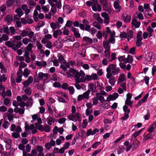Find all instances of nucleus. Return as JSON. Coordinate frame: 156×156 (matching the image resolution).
Wrapping results in <instances>:
<instances>
[{
	"label": "nucleus",
	"mask_w": 156,
	"mask_h": 156,
	"mask_svg": "<svg viewBox=\"0 0 156 156\" xmlns=\"http://www.w3.org/2000/svg\"><path fill=\"white\" fill-rule=\"evenodd\" d=\"M69 71L73 74V76L76 78V82H82L84 81V77L85 74L82 70L79 72L73 68L70 69Z\"/></svg>",
	"instance_id": "1"
},
{
	"label": "nucleus",
	"mask_w": 156,
	"mask_h": 156,
	"mask_svg": "<svg viewBox=\"0 0 156 156\" xmlns=\"http://www.w3.org/2000/svg\"><path fill=\"white\" fill-rule=\"evenodd\" d=\"M120 69L119 68L116 67V65L110 64L106 68V78L109 79L112 75H115L118 74L120 72Z\"/></svg>",
	"instance_id": "2"
},
{
	"label": "nucleus",
	"mask_w": 156,
	"mask_h": 156,
	"mask_svg": "<svg viewBox=\"0 0 156 156\" xmlns=\"http://www.w3.org/2000/svg\"><path fill=\"white\" fill-rule=\"evenodd\" d=\"M21 41H8L5 42V44L8 47L11 48L14 51L17 50L22 45Z\"/></svg>",
	"instance_id": "3"
},
{
	"label": "nucleus",
	"mask_w": 156,
	"mask_h": 156,
	"mask_svg": "<svg viewBox=\"0 0 156 156\" xmlns=\"http://www.w3.org/2000/svg\"><path fill=\"white\" fill-rule=\"evenodd\" d=\"M63 18L61 17H59L57 19V21L55 23L51 22L50 25L51 27L53 30H55L56 28H59L63 23Z\"/></svg>",
	"instance_id": "4"
},
{
	"label": "nucleus",
	"mask_w": 156,
	"mask_h": 156,
	"mask_svg": "<svg viewBox=\"0 0 156 156\" xmlns=\"http://www.w3.org/2000/svg\"><path fill=\"white\" fill-rule=\"evenodd\" d=\"M37 73H36L35 76H34V82L35 83L38 82L39 80H46L48 79V74L47 73H44L42 72H39L38 73V76H37Z\"/></svg>",
	"instance_id": "5"
},
{
	"label": "nucleus",
	"mask_w": 156,
	"mask_h": 156,
	"mask_svg": "<svg viewBox=\"0 0 156 156\" xmlns=\"http://www.w3.org/2000/svg\"><path fill=\"white\" fill-rule=\"evenodd\" d=\"M51 6V11L53 13V14H55L57 11L56 7L58 9H60L62 8V5L61 1H57L56 2H52L51 3L49 4Z\"/></svg>",
	"instance_id": "6"
},
{
	"label": "nucleus",
	"mask_w": 156,
	"mask_h": 156,
	"mask_svg": "<svg viewBox=\"0 0 156 156\" xmlns=\"http://www.w3.org/2000/svg\"><path fill=\"white\" fill-rule=\"evenodd\" d=\"M38 33H37L34 34V32L32 31L31 30L29 32L28 37L30 42L33 43L36 41L37 40L36 36H38Z\"/></svg>",
	"instance_id": "7"
},
{
	"label": "nucleus",
	"mask_w": 156,
	"mask_h": 156,
	"mask_svg": "<svg viewBox=\"0 0 156 156\" xmlns=\"http://www.w3.org/2000/svg\"><path fill=\"white\" fill-rule=\"evenodd\" d=\"M122 17L126 22L129 23L130 22L131 20V15L126 12H124L123 13Z\"/></svg>",
	"instance_id": "8"
},
{
	"label": "nucleus",
	"mask_w": 156,
	"mask_h": 156,
	"mask_svg": "<svg viewBox=\"0 0 156 156\" xmlns=\"http://www.w3.org/2000/svg\"><path fill=\"white\" fill-rule=\"evenodd\" d=\"M22 131L21 127L20 126H17L16 131L11 133L12 136L14 138L17 139L20 137V133Z\"/></svg>",
	"instance_id": "9"
},
{
	"label": "nucleus",
	"mask_w": 156,
	"mask_h": 156,
	"mask_svg": "<svg viewBox=\"0 0 156 156\" xmlns=\"http://www.w3.org/2000/svg\"><path fill=\"white\" fill-rule=\"evenodd\" d=\"M101 16L104 18V23L106 25H108L109 22V15L106 12H103L101 13Z\"/></svg>",
	"instance_id": "10"
},
{
	"label": "nucleus",
	"mask_w": 156,
	"mask_h": 156,
	"mask_svg": "<svg viewBox=\"0 0 156 156\" xmlns=\"http://www.w3.org/2000/svg\"><path fill=\"white\" fill-rule=\"evenodd\" d=\"M21 21L22 23L24 25H26L27 23L31 24L33 22V20L32 19L28 17L22 18L21 19Z\"/></svg>",
	"instance_id": "11"
},
{
	"label": "nucleus",
	"mask_w": 156,
	"mask_h": 156,
	"mask_svg": "<svg viewBox=\"0 0 156 156\" xmlns=\"http://www.w3.org/2000/svg\"><path fill=\"white\" fill-rule=\"evenodd\" d=\"M31 29L29 28H27L25 30L20 31V34L22 37L28 36L29 32L31 31Z\"/></svg>",
	"instance_id": "12"
},
{
	"label": "nucleus",
	"mask_w": 156,
	"mask_h": 156,
	"mask_svg": "<svg viewBox=\"0 0 156 156\" xmlns=\"http://www.w3.org/2000/svg\"><path fill=\"white\" fill-rule=\"evenodd\" d=\"M119 2L120 1L119 0H116L114 3V7L117 12H120L122 8L121 6L119 5Z\"/></svg>",
	"instance_id": "13"
},
{
	"label": "nucleus",
	"mask_w": 156,
	"mask_h": 156,
	"mask_svg": "<svg viewBox=\"0 0 156 156\" xmlns=\"http://www.w3.org/2000/svg\"><path fill=\"white\" fill-rule=\"evenodd\" d=\"M97 3V0H93L91 1H87L86 2V5L88 7L91 6L92 10H95V7H94V5H95Z\"/></svg>",
	"instance_id": "14"
},
{
	"label": "nucleus",
	"mask_w": 156,
	"mask_h": 156,
	"mask_svg": "<svg viewBox=\"0 0 156 156\" xmlns=\"http://www.w3.org/2000/svg\"><path fill=\"white\" fill-rule=\"evenodd\" d=\"M119 95L117 93H115L112 95H110L107 98V101H110L115 100L118 97Z\"/></svg>",
	"instance_id": "15"
},
{
	"label": "nucleus",
	"mask_w": 156,
	"mask_h": 156,
	"mask_svg": "<svg viewBox=\"0 0 156 156\" xmlns=\"http://www.w3.org/2000/svg\"><path fill=\"white\" fill-rule=\"evenodd\" d=\"M113 30H111L109 27H107L106 28V30L102 32L103 36L105 38L107 39L108 36L109 34H111Z\"/></svg>",
	"instance_id": "16"
},
{
	"label": "nucleus",
	"mask_w": 156,
	"mask_h": 156,
	"mask_svg": "<svg viewBox=\"0 0 156 156\" xmlns=\"http://www.w3.org/2000/svg\"><path fill=\"white\" fill-rule=\"evenodd\" d=\"M34 47L33 45L31 43H29L28 45L25 47L24 50L25 51V53H30V52H32V48Z\"/></svg>",
	"instance_id": "17"
},
{
	"label": "nucleus",
	"mask_w": 156,
	"mask_h": 156,
	"mask_svg": "<svg viewBox=\"0 0 156 156\" xmlns=\"http://www.w3.org/2000/svg\"><path fill=\"white\" fill-rule=\"evenodd\" d=\"M83 41L87 45H90L93 43V41L92 39L87 37H84L83 38Z\"/></svg>",
	"instance_id": "18"
},
{
	"label": "nucleus",
	"mask_w": 156,
	"mask_h": 156,
	"mask_svg": "<svg viewBox=\"0 0 156 156\" xmlns=\"http://www.w3.org/2000/svg\"><path fill=\"white\" fill-rule=\"evenodd\" d=\"M3 141L7 144L6 146V149H9L11 147V144H12L11 140L8 138H4Z\"/></svg>",
	"instance_id": "19"
},
{
	"label": "nucleus",
	"mask_w": 156,
	"mask_h": 156,
	"mask_svg": "<svg viewBox=\"0 0 156 156\" xmlns=\"http://www.w3.org/2000/svg\"><path fill=\"white\" fill-rule=\"evenodd\" d=\"M94 18L96 19L97 21L99 23H101L103 22V20L100 17V14L98 13H96L94 14L93 15Z\"/></svg>",
	"instance_id": "20"
},
{
	"label": "nucleus",
	"mask_w": 156,
	"mask_h": 156,
	"mask_svg": "<svg viewBox=\"0 0 156 156\" xmlns=\"http://www.w3.org/2000/svg\"><path fill=\"white\" fill-rule=\"evenodd\" d=\"M1 95L3 98H5L6 96H10L12 95V93L10 90H8L5 92V90L3 89Z\"/></svg>",
	"instance_id": "21"
},
{
	"label": "nucleus",
	"mask_w": 156,
	"mask_h": 156,
	"mask_svg": "<svg viewBox=\"0 0 156 156\" xmlns=\"http://www.w3.org/2000/svg\"><path fill=\"white\" fill-rule=\"evenodd\" d=\"M148 94H146L142 99L140 100L139 101L137 104V106H136V107H137L138 106L141 105L143 103L145 102L147 100V98L148 97Z\"/></svg>",
	"instance_id": "22"
},
{
	"label": "nucleus",
	"mask_w": 156,
	"mask_h": 156,
	"mask_svg": "<svg viewBox=\"0 0 156 156\" xmlns=\"http://www.w3.org/2000/svg\"><path fill=\"white\" fill-rule=\"evenodd\" d=\"M155 135L154 133H150L147 134L143 139V140L145 141L149 139H152Z\"/></svg>",
	"instance_id": "23"
},
{
	"label": "nucleus",
	"mask_w": 156,
	"mask_h": 156,
	"mask_svg": "<svg viewBox=\"0 0 156 156\" xmlns=\"http://www.w3.org/2000/svg\"><path fill=\"white\" fill-rule=\"evenodd\" d=\"M153 53L152 52H148L145 55V58L147 62H150L151 61Z\"/></svg>",
	"instance_id": "24"
},
{
	"label": "nucleus",
	"mask_w": 156,
	"mask_h": 156,
	"mask_svg": "<svg viewBox=\"0 0 156 156\" xmlns=\"http://www.w3.org/2000/svg\"><path fill=\"white\" fill-rule=\"evenodd\" d=\"M115 32L114 30H113L111 34H110V37L108 41L109 43L113 44L115 42V39L114 37L115 36Z\"/></svg>",
	"instance_id": "25"
},
{
	"label": "nucleus",
	"mask_w": 156,
	"mask_h": 156,
	"mask_svg": "<svg viewBox=\"0 0 156 156\" xmlns=\"http://www.w3.org/2000/svg\"><path fill=\"white\" fill-rule=\"evenodd\" d=\"M23 72L18 71L17 73V77L16 79V81L17 83H20L22 81V76Z\"/></svg>",
	"instance_id": "26"
},
{
	"label": "nucleus",
	"mask_w": 156,
	"mask_h": 156,
	"mask_svg": "<svg viewBox=\"0 0 156 156\" xmlns=\"http://www.w3.org/2000/svg\"><path fill=\"white\" fill-rule=\"evenodd\" d=\"M72 30L74 33V36L76 37L79 38L80 37V35L79 33V30L78 29H76L75 27H73L72 28Z\"/></svg>",
	"instance_id": "27"
},
{
	"label": "nucleus",
	"mask_w": 156,
	"mask_h": 156,
	"mask_svg": "<svg viewBox=\"0 0 156 156\" xmlns=\"http://www.w3.org/2000/svg\"><path fill=\"white\" fill-rule=\"evenodd\" d=\"M35 64L38 66L45 67L47 66V63L46 62L44 61H36Z\"/></svg>",
	"instance_id": "28"
},
{
	"label": "nucleus",
	"mask_w": 156,
	"mask_h": 156,
	"mask_svg": "<svg viewBox=\"0 0 156 156\" xmlns=\"http://www.w3.org/2000/svg\"><path fill=\"white\" fill-rule=\"evenodd\" d=\"M21 8L26 15H27L30 12V9L28 8L27 5L25 4H23L21 6Z\"/></svg>",
	"instance_id": "29"
},
{
	"label": "nucleus",
	"mask_w": 156,
	"mask_h": 156,
	"mask_svg": "<svg viewBox=\"0 0 156 156\" xmlns=\"http://www.w3.org/2000/svg\"><path fill=\"white\" fill-rule=\"evenodd\" d=\"M82 23H83L80 24V27L82 30H84V26L86 25L89 23L88 21L85 19H83Z\"/></svg>",
	"instance_id": "30"
},
{
	"label": "nucleus",
	"mask_w": 156,
	"mask_h": 156,
	"mask_svg": "<svg viewBox=\"0 0 156 156\" xmlns=\"http://www.w3.org/2000/svg\"><path fill=\"white\" fill-rule=\"evenodd\" d=\"M132 26H135L136 28H139L140 24V22L139 21H137V20L136 19H133L132 22Z\"/></svg>",
	"instance_id": "31"
},
{
	"label": "nucleus",
	"mask_w": 156,
	"mask_h": 156,
	"mask_svg": "<svg viewBox=\"0 0 156 156\" xmlns=\"http://www.w3.org/2000/svg\"><path fill=\"white\" fill-rule=\"evenodd\" d=\"M152 13L153 11L150 8L146 9L144 12L145 16L149 18L151 17L152 16Z\"/></svg>",
	"instance_id": "32"
},
{
	"label": "nucleus",
	"mask_w": 156,
	"mask_h": 156,
	"mask_svg": "<svg viewBox=\"0 0 156 156\" xmlns=\"http://www.w3.org/2000/svg\"><path fill=\"white\" fill-rule=\"evenodd\" d=\"M9 39L8 35L6 34H3L1 36L0 34V43H2L4 41H7Z\"/></svg>",
	"instance_id": "33"
},
{
	"label": "nucleus",
	"mask_w": 156,
	"mask_h": 156,
	"mask_svg": "<svg viewBox=\"0 0 156 156\" xmlns=\"http://www.w3.org/2000/svg\"><path fill=\"white\" fill-rule=\"evenodd\" d=\"M133 61V59L132 56L130 55H128L127 58H125L124 61V62L125 63H131Z\"/></svg>",
	"instance_id": "34"
},
{
	"label": "nucleus",
	"mask_w": 156,
	"mask_h": 156,
	"mask_svg": "<svg viewBox=\"0 0 156 156\" xmlns=\"http://www.w3.org/2000/svg\"><path fill=\"white\" fill-rule=\"evenodd\" d=\"M62 34V32L60 30H57L53 31V36L54 38H57L58 35L60 36Z\"/></svg>",
	"instance_id": "35"
},
{
	"label": "nucleus",
	"mask_w": 156,
	"mask_h": 156,
	"mask_svg": "<svg viewBox=\"0 0 156 156\" xmlns=\"http://www.w3.org/2000/svg\"><path fill=\"white\" fill-rule=\"evenodd\" d=\"M14 111L15 112L19 113V114L22 115L24 113L25 109L24 108H15L14 109Z\"/></svg>",
	"instance_id": "36"
},
{
	"label": "nucleus",
	"mask_w": 156,
	"mask_h": 156,
	"mask_svg": "<svg viewBox=\"0 0 156 156\" xmlns=\"http://www.w3.org/2000/svg\"><path fill=\"white\" fill-rule=\"evenodd\" d=\"M53 152L54 153L63 154L64 153L63 151V149L62 148L60 149L57 147H55L54 148Z\"/></svg>",
	"instance_id": "37"
},
{
	"label": "nucleus",
	"mask_w": 156,
	"mask_h": 156,
	"mask_svg": "<svg viewBox=\"0 0 156 156\" xmlns=\"http://www.w3.org/2000/svg\"><path fill=\"white\" fill-rule=\"evenodd\" d=\"M33 100L31 97L29 98L26 103V106L29 107V108L31 107L33 104Z\"/></svg>",
	"instance_id": "38"
},
{
	"label": "nucleus",
	"mask_w": 156,
	"mask_h": 156,
	"mask_svg": "<svg viewBox=\"0 0 156 156\" xmlns=\"http://www.w3.org/2000/svg\"><path fill=\"white\" fill-rule=\"evenodd\" d=\"M109 42L108 41H104L103 43L104 48L105 50H110V46L109 45Z\"/></svg>",
	"instance_id": "39"
},
{
	"label": "nucleus",
	"mask_w": 156,
	"mask_h": 156,
	"mask_svg": "<svg viewBox=\"0 0 156 156\" xmlns=\"http://www.w3.org/2000/svg\"><path fill=\"white\" fill-rule=\"evenodd\" d=\"M27 64L24 62H21L19 64V71L21 72H23L22 69L23 68H25L27 67Z\"/></svg>",
	"instance_id": "40"
},
{
	"label": "nucleus",
	"mask_w": 156,
	"mask_h": 156,
	"mask_svg": "<svg viewBox=\"0 0 156 156\" xmlns=\"http://www.w3.org/2000/svg\"><path fill=\"white\" fill-rule=\"evenodd\" d=\"M96 96L98 100L101 102L102 103L104 101H105L104 97L101 95L99 93H97L96 94Z\"/></svg>",
	"instance_id": "41"
},
{
	"label": "nucleus",
	"mask_w": 156,
	"mask_h": 156,
	"mask_svg": "<svg viewBox=\"0 0 156 156\" xmlns=\"http://www.w3.org/2000/svg\"><path fill=\"white\" fill-rule=\"evenodd\" d=\"M97 3L95 5H94V6L95 7V10H93L94 12L98 11V12H100L101 11V6L99 4H98V2L97 0Z\"/></svg>",
	"instance_id": "42"
},
{
	"label": "nucleus",
	"mask_w": 156,
	"mask_h": 156,
	"mask_svg": "<svg viewBox=\"0 0 156 156\" xmlns=\"http://www.w3.org/2000/svg\"><path fill=\"white\" fill-rule=\"evenodd\" d=\"M124 145L126 146V151L128 152L132 147V145L130 144L128 141H126L124 143Z\"/></svg>",
	"instance_id": "43"
},
{
	"label": "nucleus",
	"mask_w": 156,
	"mask_h": 156,
	"mask_svg": "<svg viewBox=\"0 0 156 156\" xmlns=\"http://www.w3.org/2000/svg\"><path fill=\"white\" fill-rule=\"evenodd\" d=\"M30 71L27 68H26L24 70V72H23V74L24 77H27L30 74Z\"/></svg>",
	"instance_id": "44"
},
{
	"label": "nucleus",
	"mask_w": 156,
	"mask_h": 156,
	"mask_svg": "<svg viewBox=\"0 0 156 156\" xmlns=\"http://www.w3.org/2000/svg\"><path fill=\"white\" fill-rule=\"evenodd\" d=\"M140 142L137 140H136L134 141L133 143V148L134 150L136 149L138 147Z\"/></svg>",
	"instance_id": "45"
},
{
	"label": "nucleus",
	"mask_w": 156,
	"mask_h": 156,
	"mask_svg": "<svg viewBox=\"0 0 156 156\" xmlns=\"http://www.w3.org/2000/svg\"><path fill=\"white\" fill-rule=\"evenodd\" d=\"M148 33V37H150L152 36V34L154 32V30L150 26H149L147 29Z\"/></svg>",
	"instance_id": "46"
},
{
	"label": "nucleus",
	"mask_w": 156,
	"mask_h": 156,
	"mask_svg": "<svg viewBox=\"0 0 156 156\" xmlns=\"http://www.w3.org/2000/svg\"><path fill=\"white\" fill-rule=\"evenodd\" d=\"M109 79V83L112 86L114 85L116 81L115 77L112 76Z\"/></svg>",
	"instance_id": "47"
},
{
	"label": "nucleus",
	"mask_w": 156,
	"mask_h": 156,
	"mask_svg": "<svg viewBox=\"0 0 156 156\" xmlns=\"http://www.w3.org/2000/svg\"><path fill=\"white\" fill-rule=\"evenodd\" d=\"M127 40L128 41H129V38H132L133 36V32L131 30H129L127 31Z\"/></svg>",
	"instance_id": "48"
},
{
	"label": "nucleus",
	"mask_w": 156,
	"mask_h": 156,
	"mask_svg": "<svg viewBox=\"0 0 156 156\" xmlns=\"http://www.w3.org/2000/svg\"><path fill=\"white\" fill-rule=\"evenodd\" d=\"M10 125L9 122L6 121L4 120L2 124V127L5 129H8Z\"/></svg>",
	"instance_id": "49"
},
{
	"label": "nucleus",
	"mask_w": 156,
	"mask_h": 156,
	"mask_svg": "<svg viewBox=\"0 0 156 156\" xmlns=\"http://www.w3.org/2000/svg\"><path fill=\"white\" fill-rule=\"evenodd\" d=\"M90 91L88 90L82 94L84 98L88 100L89 98V95L90 93Z\"/></svg>",
	"instance_id": "50"
},
{
	"label": "nucleus",
	"mask_w": 156,
	"mask_h": 156,
	"mask_svg": "<svg viewBox=\"0 0 156 156\" xmlns=\"http://www.w3.org/2000/svg\"><path fill=\"white\" fill-rule=\"evenodd\" d=\"M30 54L26 52L24 54V56L25 58V62L27 63H29L30 61V58L29 56Z\"/></svg>",
	"instance_id": "51"
},
{
	"label": "nucleus",
	"mask_w": 156,
	"mask_h": 156,
	"mask_svg": "<svg viewBox=\"0 0 156 156\" xmlns=\"http://www.w3.org/2000/svg\"><path fill=\"white\" fill-rule=\"evenodd\" d=\"M15 12L17 13V15L21 16L24 14V12L22 11V9L21 8L17 9L15 10Z\"/></svg>",
	"instance_id": "52"
},
{
	"label": "nucleus",
	"mask_w": 156,
	"mask_h": 156,
	"mask_svg": "<svg viewBox=\"0 0 156 156\" xmlns=\"http://www.w3.org/2000/svg\"><path fill=\"white\" fill-rule=\"evenodd\" d=\"M125 149L124 147L121 146H119L117 148V150L118 154H120L122 153Z\"/></svg>",
	"instance_id": "53"
},
{
	"label": "nucleus",
	"mask_w": 156,
	"mask_h": 156,
	"mask_svg": "<svg viewBox=\"0 0 156 156\" xmlns=\"http://www.w3.org/2000/svg\"><path fill=\"white\" fill-rule=\"evenodd\" d=\"M110 50H105L104 51V54L106 58L108 59H110Z\"/></svg>",
	"instance_id": "54"
},
{
	"label": "nucleus",
	"mask_w": 156,
	"mask_h": 156,
	"mask_svg": "<svg viewBox=\"0 0 156 156\" xmlns=\"http://www.w3.org/2000/svg\"><path fill=\"white\" fill-rule=\"evenodd\" d=\"M80 82H76L75 84V86L76 87L77 89L80 90L81 88H82L83 87L84 88V85L83 84H81L80 85L79 84Z\"/></svg>",
	"instance_id": "55"
},
{
	"label": "nucleus",
	"mask_w": 156,
	"mask_h": 156,
	"mask_svg": "<svg viewBox=\"0 0 156 156\" xmlns=\"http://www.w3.org/2000/svg\"><path fill=\"white\" fill-rule=\"evenodd\" d=\"M57 57L58 58V60L60 63H64L65 59L63 56L61 55V54H59L58 55Z\"/></svg>",
	"instance_id": "56"
},
{
	"label": "nucleus",
	"mask_w": 156,
	"mask_h": 156,
	"mask_svg": "<svg viewBox=\"0 0 156 156\" xmlns=\"http://www.w3.org/2000/svg\"><path fill=\"white\" fill-rule=\"evenodd\" d=\"M88 86L89 89L91 90L93 92H94L97 91L96 90V87L94 84L90 83L89 84Z\"/></svg>",
	"instance_id": "57"
},
{
	"label": "nucleus",
	"mask_w": 156,
	"mask_h": 156,
	"mask_svg": "<svg viewBox=\"0 0 156 156\" xmlns=\"http://www.w3.org/2000/svg\"><path fill=\"white\" fill-rule=\"evenodd\" d=\"M13 20L12 17L10 15H7L5 17V20L7 22V23H9Z\"/></svg>",
	"instance_id": "58"
},
{
	"label": "nucleus",
	"mask_w": 156,
	"mask_h": 156,
	"mask_svg": "<svg viewBox=\"0 0 156 156\" xmlns=\"http://www.w3.org/2000/svg\"><path fill=\"white\" fill-rule=\"evenodd\" d=\"M125 80V75L122 74L120 75L119 78V82L121 83L124 81Z\"/></svg>",
	"instance_id": "59"
},
{
	"label": "nucleus",
	"mask_w": 156,
	"mask_h": 156,
	"mask_svg": "<svg viewBox=\"0 0 156 156\" xmlns=\"http://www.w3.org/2000/svg\"><path fill=\"white\" fill-rule=\"evenodd\" d=\"M67 118L70 120L74 121L75 119V115L74 114L71 113L67 116Z\"/></svg>",
	"instance_id": "60"
},
{
	"label": "nucleus",
	"mask_w": 156,
	"mask_h": 156,
	"mask_svg": "<svg viewBox=\"0 0 156 156\" xmlns=\"http://www.w3.org/2000/svg\"><path fill=\"white\" fill-rule=\"evenodd\" d=\"M9 33L12 35H14L16 33L15 29L13 27H11L9 28Z\"/></svg>",
	"instance_id": "61"
},
{
	"label": "nucleus",
	"mask_w": 156,
	"mask_h": 156,
	"mask_svg": "<svg viewBox=\"0 0 156 156\" xmlns=\"http://www.w3.org/2000/svg\"><path fill=\"white\" fill-rule=\"evenodd\" d=\"M27 3L29 6H35L36 4V2L32 0H29Z\"/></svg>",
	"instance_id": "62"
},
{
	"label": "nucleus",
	"mask_w": 156,
	"mask_h": 156,
	"mask_svg": "<svg viewBox=\"0 0 156 156\" xmlns=\"http://www.w3.org/2000/svg\"><path fill=\"white\" fill-rule=\"evenodd\" d=\"M22 42L25 45L28 44L29 42H30L29 39L27 37H25L23 39Z\"/></svg>",
	"instance_id": "63"
},
{
	"label": "nucleus",
	"mask_w": 156,
	"mask_h": 156,
	"mask_svg": "<svg viewBox=\"0 0 156 156\" xmlns=\"http://www.w3.org/2000/svg\"><path fill=\"white\" fill-rule=\"evenodd\" d=\"M63 9L64 12H67L70 9L69 6L67 5H66L63 6Z\"/></svg>",
	"instance_id": "64"
}]
</instances>
